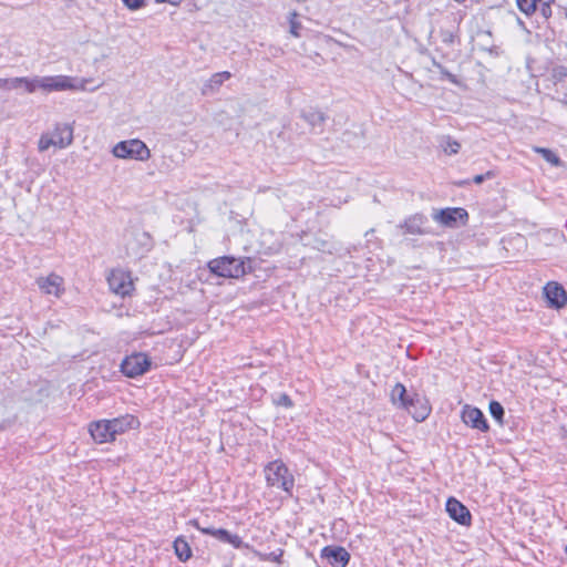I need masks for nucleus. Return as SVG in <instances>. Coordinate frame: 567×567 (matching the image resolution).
<instances>
[{"mask_svg": "<svg viewBox=\"0 0 567 567\" xmlns=\"http://www.w3.org/2000/svg\"><path fill=\"white\" fill-rule=\"evenodd\" d=\"M73 142V126L68 123H58L51 132L43 133L40 136L38 148L40 152L47 151L51 146L65 148Z\"/></svg>", "mask_w": 567, "mask_h": 567, "instance_id": "obj_1", "label": "nucleus"}, {"mask_svg": "<svg viewBox=\"0 0 567 567\" xmlns=\"http://www.w3.org/2000/svg\"><path fill=\"white\" fill-rule=\"evenodd\" d=\"M265 474L269 486L291 493L295 480L282 461L276 460L268 463L265 467Z\"/></svg>", "mask_w": 567, "mask_h": 567, "instance_id": "obj_2", "label": "nucleus"}, {"mask_svg": "<svg viewBox=\"0 0 567 567\" xmlns=\"http://www.w3.org/2000/svg\"><path fill=\"white\" fill-rule=\"evenodd\" d=\"M208 268L216 276L224 278H239L246 274L245 261L231 256H223L210 260Z\"/></svg>", "mask_w": 567, "mask_h": 567, "instance_id": "obj_3", "label": "nucleus"}, {"mask_svg": "<svg viewBox=\"0 0 567 567\" xmlns=\"http://www.w3.org/2000/svg\"><path fill=\"white\" fill-rule=\"evenodd\" d=\"M112 154L117 158L136 159L145 162L151 157V151L146 144L137 138L121 141L114 145Z\"/></svg>", "mask_w": 567, "mask_h": 567, "instance_id": "obj_4", "label": "nucleus"}, {"mask_svg": "<svg viewBox=\"0 0 567 567\" xmlns=\"http://www.w3.org/2000/svg\"><path fill=\"white\" fill-rule=\"evenodd\" d=\"M150 368L151 359L143 352L132 353L131 355L125 357L121 363V371L127 378L140 377L147 372Z\"/></svg>", "mask_w": 567, "mask_h": 567, "instance_id": "obj_5", "label": "nucleus"}, {"mask_svg": "<svg viewBox=\"0 0 567 567\" xmlns=\"http://www.w3.org/2000/svg\"><path fill=\"white\" fill-rule=\"evenodd\" d=\"M110 289L122 297L128 296L134 289L131 274L122 269H114L107 276Z\"/></svg>", "mask_w": 567, "mask_h": 567, "instance_id": "obj_6", "label": "nucleus"}, {"mask_svg": "<svg viewBox=\"0 0 567 567\" xmlns=\"http://www.w3.org/2000/svg\"><path fill=\"white\" fill-rule=\"evenodd\" d=\"M189 524L205 535H210L221 543L230 544L235 548L243 547V539L237 534H231L224 528L203 527L197 519L189 520Z\"/></svg>", "mask_w": 567, "mask_h": 567, "instance_id": "obj_7", "label": "nucleus"}, {"mask_svg": "<svg viewBox=\"0 0 567 567\" xmlns=\"http://www.w3.org/2000/svg\"><path fill=\"white\" fill-rule=\"evenodd\" d=\"M433 218L446 227H455L458 220L464 225L468 218V214L461 207L444 208L436 212Z\"/></svg>", "mask_w": 567, "mask_h": 567, "instance_id": "obj_8", "label": "nucleus"}, {"mask_svg": "<svg viewBox=\"0 0 567 567\" xmlns=\"http://www.w3.org/2000/svg\"><path fill=\"white\" fill-rule=\"evenodd\" d=\"M74 85L72 84L71 78L66 75H54V76H38V89H42L47 92L52 91H64L71 90Z\"/></svg>", "mask_w": 567, "mask_h": 567, "instance_id": "obj_9", "label": "nucleus"}, {"mask_svg": "<svg viewBox=\"0 0 567 567\" xmlns=\"http://www.w3.org/2000/svg\"><path fill=\"white\" fill-rule=\"evenodd\" d=\"M462 421L472 429L482 432L488 431L489 426L483 412L474 406L465 405L462 410Z\"/></svg>", "mask_w": 567, "mask_h": 567, "instance_id": "obj_10", "label": "nucleus"}, {"mask_svg": "<svg viewBox=\"0 0 567 567\" xmlns=\"http://www.w3.org/2000/svg\"><path fill=\"white\" fill-rule=\"evenodd\" d=\"M544 295L550 307L560 309L567 305V292L561 285L555 281L547 282Z\"/></svg>", "mask_w": 567, "mask_h": 567, "instance_id": "obj_11", "label": "nucleus"}, {"mask_svg": "<svg viewBox=\"0 0 567 567\" xmlns=\"http://www.w3.org/2000/svg\"><path fill=\"white\" fill-rule=\"evenodd\" d=\"M37 284L39 289L45 295L60 297L64 291V279L54 272L47 277H39Z\"/></svg>", "mask_w": 567, "mask_h": 567, "instance_id": "obj_12", "label": "nucleus"}, {"mask_svg": "<svg viewBox=\"0 0 567 567\" xmlns=\"http://www.w3.org/2000/svg\"><path fill=\"white\" fill-rule=\"evenodd\" d=\"M321 557L333 567H346L350 560V554L341 546H326L321 550Z\"/></svg>", "mask_w": 567, "mask_h": 567, "instance_id": "obj_13", "label": "nucleus"}, {"mask_svg": "<svg viewBox=\"0 0 567 567\" xmlns=\"http://www.w3.org/2000/svg\"><path fill=\"white\" fill-rule=\"evenodd\" d=\"M446 512L456 523L468 526L471 524V513L466 506L454 497H450L446 502Z\"/></svg>", "mask_w": 567, "mask_h": 567, "instance_id": "obj_14", "label": "nucleus"}, {"mask_svg": "<svg viewBox=\"0 0 567 567\" xmlns=\"http://www.w3.org/2000/svg\"><path fill=\"white\" fill-rule=\"evenodd\" d=\"M89 431L93 440L99 444L115 440L111 431V424L109 423V420H102L92 423Z\"/></svg>", "mask_w": 567, "mask_h": 567, "instance_id": "obj_15", "label": "nucleus"}, {"mask_svg": "<svg viewBox=\"0 0 567 567\" xmlns=\"http://www.w3.org/2000/svg\"><path fill=\"white\" fill-rule=\"evenodd\" d=\"M109 423L111 424V431L114 437L126 430L137 427L140 424L138 420L131 414L109 420Z\"/></svg>", "mask_w": 567, "mask_h": 567, "instance_id": "obj_16", "label": "nucleus"}, {"mask_svg": "<svg viewBox=\"0 0 567 567\" xmlns=\"http://www.w3.org/2000/svg\"><path fill=\"white\" fill-rule=\"evenodd\" d=\"M411 402L414 403L413 406H406V411L409 412V414L412 415V417L416 421V422H422L424 421L430 412H431V409L430 406L426 404V402L424 400H422L421 398H419L416 394H414L412 398H411Z\"/></svg>", "mask_w": 567, "mask_h": 567, "instance_id": "obj_17", "label": "nucleus"}, {"mask_svg": "<svg viewBox=\"0 0 567 567\" xmlns=\"http://www.w3.org/2000/svg\"><path fill=\"white\" fill-rule=\"evenodd\" d=\"M231 74L228 71L217 72L213 74L203 85L202 87V94L203 95H210L219 90V87L223 85V83L230 79Z\"/></svg>", "mask_w": 567, "mask_h": 567, "instance_id": "obj_18", "label": "nucleus"}, {"mask_svg": "<svg viewBox=\"0 0 567 567\" xmlns=\"http://www.w3.org/2000/svg\"><path fill=\"white\" fill-rule=\"evenodd\" d=\"M8 91L23 87L25 92L33 93L38 89V76L7 78Z\"/></svg>", "mask_w": 567, "mask_h": 567, "instance_id": "obj_19", "label": "nucleus"}, {"mask_svg": "<svg viewBox=\"0 0 567 567\" xmlns=\"http://www.w3.org/2000/svg\"><path fill=\"white\" fill-rule=\"evenodd\" d=\"M425 223H426V218L424 216L414 215V216L409 217L399 227L403 230V234L422 235V234H425V230L423 228Z\"/></svg>", "mask_w": 567, "mask_h": 567, "instance_id": "obj_20", "label": "nucleus"}, {"mask_svg": "<svg viewBox=\"0 0 567 567\" xmlns=\"http://www.w3.org/2000/svg\"><path fill=\"white\" fill-rule=\"evenodd\" d=\"M411 395H408L406 389L402 383H396L391 391V401L398 408L406 409V406H413L411 402Z\"/></svg>", "mask_w": 567, "mask_h": 567, "instance_id": "obj_21", "label": "nucleus"}, {"mask_svg": "<svg viewBox=\"0 0 567 567\" xmlns=\"http://www.w3.org/2000/svg\"><path fill=\"white\" fill-rule=\"evenodd\" d=\"M301 117L312 127V130L318 127L321 128L327 120V116L322 112L315 109L302 111Z\"/></svg>", "mask_w": 567, "mask_h": 567, "instance_id": "obj_22", "label": "nucleus"}, {"mask_svg": "<svg viewBox=\"0 0 567 567\" xmlns=\"http://www.w3.org/2000/svg\"><path fill=\"white\" fill-rule=\"evenodd\" d=\"M174 551L181 561H187L192 557V548L186 539L177 537L173 543Z\"/></svg>", "mask_w": 567, "mask_h": 567, "instance_id": "obj_23", "label": "nucleus"}, {"mask_svg": "<svg viewBox=\"0 0 567 567\" xmlns=\"http://www.w3.org/2000/svg\"><path fill=\"white\" fill-rule=\"evenodd\" d=\"M534 152L540 154L545 161L554 166H561V159L549 148L535 146Z\"/></svg>", "mask_w": 567, "mask_h": 567, "instance_id": "obj_24", "label": "nucleus"}, {"mask_svg": "<svg viewBox=\"0 0 567 567\" xmlns=\"http://www.w3.org/2000/svg\"><path fill=\"white\" fill-rule=\"evenodd\" d=\"M516 2L522 12L530 16L536 11L537 2H542V0H516Z\"/></svg>", "mask_w": 567, "mask_h": 567, "instance_id": "obj_25", "label": "nucleus"}, {"mask_svg": "<svg viewBox=\"0 0 567 567\" xmlns=\"http://www.w3.org/2000/svg\"><path fill=\"white\" fill-rule=\"evenodd\" d=\"M488 409L491 415L502 425L505 415L503 405L497 401H491Z\"/></svg>", "mask_w": 567, "mask_h": 567, "instance_id": "obj_26", "label": "nucleus"}, {"mask_svg": "<svg viewBox=\"0 0 567 567\" xmlns=\"http://www.w3.org/2000/svg\"><path fill=\"white\" fill-rule=\"evenodd\" d=\"M433 65L440 71L443 79H446L447 81H450L453 84H456V85L458 84L457 78L454 74H452L451 72H449L441 63L433 61Z\"/></svg>", "mask_w": 567, "mask_h": 567, "instance_id": "obj_27", "label": "nucleus"}, {"mask_svg": "<svg viewBox=\"0 0 567 567\" xmlns=\"http://www.w3.org/2000/svg\"><path fill=\"white\" fill-rule=\"evenodd\" d=\"M460 147H461L460 143L456 141H453L451 138H447L445 144H443V150L449 155L458 153Z\"/></svg>", "mask_w": 567, "mask_h": 567, "instance_id": "obj_28", "label": "nucleus"}, {"mask_svg": "<svg viewBox=\"0 0 567 567\" xmlns=\"http://www.w3.org/2000/svg\"><path fill=\"white\" fill-rule=\"evenodd\" d=\"M441 41L446 45H452L455 41V33L452 30H440Z\"/></svg>", "mask_w": 567, "mask_h": 567, "instance_id": "obj_29", "label": "nucleus"}, {"mask_svg": "<svg viewBox=\"0 0 567 567\" xmlns=\"http://www.w3.org/2000/svg\"><path fill=\"white\" fill-rule=\"evenodd\" d=\"M274 403L278 406L291 408L293 405L292 400L286 393H280L276 399H274Z\"/></svg>", "mask_w": 567, "mask_h": 567, "instance_id": "obj_30", "label": "nucleus"}, {"mask_svg": "<svg viewBox=\"0 0 567 567\" xmlns=\"http://www.w3.org/2000/svg\"><path fill=\"white\" fill-rule=\"evenodd\" d=\"M284 555V550L282 549H279L278 551H271L269 554H265L262 556V559L264 560H268V561H275V563H278L280 564L281 563V557Z\"/></svg>", "mask_w": 567, "mask_h": 567, "instance_id": "obj_31", "label": "nucleus"}, {"mask_svg": "<svg viewBox=\"0 0 567 567\" xmlns=\"http://www.w3.org/2000/svg\"><path fill=\"white\" fill-rule=\"evenodd\" d=\"M298 17L297 12L291 13L290 19V33L295 37H299V29L301 28L300 22L296 21L295 19Z\"/></svg>", "mask_w": 567, "mask_h": 567, "instance_id": "obj_32", "label": "nucleus"}, {"mask_svg": "<svg viewBox=\"0 0 567 567\" xmlns=\"http://www.w3.org/2000/svg\"><path fill=\"white\" fill-rule=\"evenodd\" d=\"M567 76V69L565 66H556L553 69V78L556 81H563Z\"/></svg>", "mask_w": 567, "mask_h": 567, "instance_id": "obj_33", "label": "nucleus"}, {"mask_svg": "<svg viewBox=\"0 0 567 567\" xmlns=\"http://www.w3.org/2000/svg\"><path fill=\"white\" fill-rule=\"evenodd\" d=\"M122 1L131 10L141 9L145 4V0H122Z\"/></svg>", "mask_w": 567, "mask_h": 567, "instance_id": "obj_34", "label": "nucleus"}, {"mask_svg": "<svg viewBox=\"0 0 567 567\" xmlns=\"http://www.w3.org/2000/svg\"><path fill=\"white\" fill-rule=\"evenodd\" d=\"M540 12L544 18H549L551 16V9H550L549 1L542 2Z\"/></svg>", "mask_w": 567, "mask_h": 567, "instance_id": "obj_35", "label": "nucleus"}, {"mask_svg": "<svg viewBox=\"0 0 567 567\" xmlns=\"http://www.w3.org/2000/svg\"><path fill=\"white\" fill-rule=\"evenodd\" d=\"M492 176H493L492 172H487L486 174L475 175L473 178V182L475 184H482L486 178H489Z\"/></svg>", "mask_w": 567, "mask_h": 567, "instance_id": "obj_36", "label": "nucleus"}, {"mask_svg": "<svg viewBox=\"0 0 567 567\" xmlns=\"http://www.w3.org/2000/svg\"><path fill=\"white\" fill-rule=\"evenodd\" d=\"M0 90L8 91L7 78H0Z\"/></svg>", "mask_w": 567, "mask_h": 567, "instance_id": "obj_37", "label": "nucleus"}, {"mask_svg": "<svg viewBox=\"0 0 567 567\" xmlns=\"http://www.w3.org/2000/svg\"><path fill=\"white\" fill-rule=\"evenodd\" d=\"M157 2H167L172 6H178L181 4L182 0H156Z\"/></svg>", "mask_w": 567, "mask_h": 567, "instance_id": "obj_38", "label": "nucleus"}, {"mask_svg": "<svg viewBox=\"0 0 567 567\" xmlns=\"http://www.w3.org/2000/svg\"><path fill=\"white\" fill-rule=\"evenodd\" d=\"M373 233H374V229H373V228L369 229V230L365 233V237H368V236H372V234H373Z\"/></svg>", "mask_w": 567, "mask_h": 567, "instance_id": "obj_39", "label": "nucleus"}, {"mask_svg": "<svg viewBox=\"0 0 567 567\" xmlns=\"http://www.w3.org/2000/svg\"><path fill=\"white\" fill-rule=\"evenodd\" d=\"M566 554H567V545H566Z\"/></svg>", "mask_w": 567, "mask_h": 567, "instance_id": "obj_40", "label": "nucleus"}]
</instances>
